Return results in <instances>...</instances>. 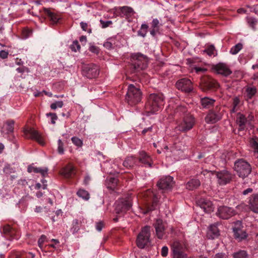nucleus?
Wrapping results in <instances>:
<instances>
[{"label": "nucleus", "instance_id": "nucleus-60", "mask_svg": "<svg viewBox=\"0 0 258 258\" xmlns=\"http://www.w3.org/2000/svg\"><path fill=\"white\" fill-rule=\"evenodd\" d=\"M55 245L56 244H55V243H54V244H49L45 245L44 247V250L43 251H44L45 252H47V250L49 247H53L54 248H56V247L55 246Z\"/></svg>", "mask_w": 258, "mask_h": 258}, {"label": "nucleus", "instance_id": "nucleus-40", "mask_svg": "<svg viewBox=\"0 0 258 258\" xmlns=\"http://www.w3.org/2000/svg\"><path fill=\"white\" fill-rule=\"evenodd\" d=\"M14 123L15 121L14 120H8L6 122L7 133H13L14 132Z\"/></svg>", "mask_w": 258, "mask_h": 258}, {"label": "nucleus", "instance_id": "nucleus-38", "mask_svg": "<svg viewBox=\"0 0 258 258\" xmlns=\"http://www.w3.org/2000/svg\"><path fill=\"white\" fill-rule=\"evenodd\" d=\"M246 21L249 27H250L253 30L255 31L256 30L255 26L257 23L256 19L252 17H247Z\"/></svg>", "mask_w": 258, "mask_h": 258}, {"label": "nucleus", "instance_id": "nucleus-28", "mask_svg": "<svg viewBox=\"0 0 258 258\" xmlns=\"http://www.w3.org/2000/svg\"><path fill=\"white\" fill-rule=\"evenodd\" d=\"M215 100L209 97H205L201 98V103L203 108H210L213 106L215 102Z\"/></svg>", "mask_w": 258, "mask_h": 258}, {"label": "nucleus", "instance_id": "nucleus-54", "mask_svg": "<svg viewBox=\"0 0 258 258\" xmlns=\"http://www.w3.org/2000/svg\"><path fill=\"white\" fill-rule=\"evenodd\" d=\"M168 253V248L166 246H164L162 249L161 251V254L162 256L166 257Z\"/></svg>", "mask_w": 258, "mask_h": 258}, {"label": "nucleus", "instance_id": "nucleus-48", "mask_svg": "<svg viewBox=\"0 0 258 258\" xmlns=\"http://www.w3.org/2000/svg\"><path fill=\"white\" fill-rule=\"evenodd\" d=\"M215 47L213 45L209 46L206 49L203 50L204 52L207 53L209 56H211L214 54L215 51Z\"/></svg>", "mask_w": 258, "mask_h": 258}, {"label": "nucleus", "instance_id": "nucleus-50", "mask_svg": "<svg viewBox=\"0 0 258 258\" xmlns=\"http://www.w3.org/2000/svg\"><path fill=\"white\" fill-rule=\"evenodd\" d=\"M57 142H58L57 151L59 154H63L64 153L63 143L60 139H59L58 140Z\"/></svg>", "mask_w": 258, "mask_h": 258}, {"label": "nucleus", "instance_id": "nucleus-52", "mask_svg": "<svg viewBox=\"0 0 258 258\" xmlns=\"http://www.w3.org/2000/svg\"><path fill=\"white\" fill-rule=\"evenodd\" d=\"M47 116H50L51 117V123L52 124H55V121L57 119V116L55 113H48L46 114Z\"/></svg>", "mask_w": 258, "mask_h": 258}, {"label": "nucleus", "instance_id": "nucleus-25", "mask_svg": "<svg viewBox=\"0 0 258 258\" xmlns=\"http://www.w3.org/2000/svg\"><path fill=\"white\" fill-rule=\"evenodd\" d=\"M147 194H149L151 196L152 205L151 206L148 207L147 210L144 212V214H147L148 212L155 210L158 202L157 197L152 191L149 190L147 191Z\"/></svg>", "mask_w": 258, "mask_h": 258}, {"label": "nucleus", "instance_id": "nucleus-47", "mask_svg": "<svg viewBox=\"0 0 258 258\" xmlns=\"http://www.w3.org/2000/svg\"><path fill=\"white\" fill-rule=\"evenodd\" d=\"M63 105V103L62 101H57L52 103L50 105V108L52 110H55L57 108H61Z\"/></svg>", "mask_w": 258, "mask_h": 258}, {"label": "nucleus", "instance_id": "nucleus-53", "mask_svg": "<svg viewBox=\"0 0 258 258\" xmlns=\"http://www.w3.org/2000/svg\"><path fill=\"white\" fill-rule=\"evenodd\" d=\"M89 50L95 54H98L99 52V49L97 46L94 45H91L89 47Z\"/></svg>", "mask_w": 258, "mask_h": 258}, {"label": "nucleus", "instance_id": "nucleus-33", "mask_svg": "<svg viewBox=\"0 0 258 258\" xmlns=\"http://www.w3.org/2000/svg\"><path fill=\"white\" fill-rule=\"evenodd\" d=\"M77 195L80 198H82L85 201H87L90 199V194L86 190L84 189H80L77 192Z\"/></svg>", "mask_w": 258, "mask_h": 258}, {"label": "nucleus", "instance_id": "nucleus-21", "mask_svg": "<svg viewBox=\"0 0 258 258\" xmlns=\"http://www.w3.org/2000/svg\"><path fill=\"white\" fill-rule=\"evenodd\" d=\"M221 118L220 114H218L213 110H210L205 117V121L208 123H214Z\"/></svg>", "mask_w": 258, "mask_h": 258}, {"label": "nucleus", "instance_id": "nucleus-31", "mask_svg": "<svg viewBox=\"0 0 258 258\" xmlns=\"http://www.w3.org/2000/svg\"><path fill=\"white\" fill-rule=\"evenodd\" d=\"M119 15L121 17H124V16L127 17L128 16H130L134 12L132 8L127 6L121 7L119 8Z\"/></svg>", "mask_w": 258, "mask_h": 258}, {"label": "nucleus", "instance_id": "nucleus-29", "mask_svg": "<svg viewBox=\"0 0 258 258\" xmlns=\"http://www.w3.org/2000/svg\"><path fill=\"white\" fill-rule=\"evenodd\" d=\"M251 210L254 213H258V194L254 195L249 200Z\"/></svg>", "mask_w": 258, "mask_h": 258}, {"label": "nucleus", "instance_id": "nucleus-14", "mask_svg": "<svg viewBox=\"0 0 258 258\" xmlns=\"http://www.w3.org/2000/svg\"><path fill=\"white\" fill-rule=\"evenodd\" d=\"M176 87L178 90L186 93H189L193 90L191 81L186 78L179 80L176 83Z\"/></svg>", "mask_w": 258, "mask_h": 258}, {"label": "nucleus", "instance_id": "nucleus-26", "mask_svg": "<svg viewBox=\"0 0 258 258\" xmlns=\"http://www.w3.org/2000/svg\"><path fill=\"white\" fill-rule=\"evenodd\" d=\"M137 162L138 159L134 156H131L127 157L125 159L122 164L124 167L129 168H132L135 165H137Z\"/></svg>", "mask_w": 258, "mask_h": 258}, {"label": "nucleus", "instance_id": "nucleus-6", "mask_svg": "<svg viewBox=\"0 0 258 258\" xmlns=\"http://www.w3.org/2000/svg\"><path fill=\"white\" fill-rule=\"evenodd\" d=\"M150 228L149 226H146L142 229L138 235L136 242L138 247L143 248L150 242Z\"/></svg>", "mask_w": 258, "mask_h": 258}, {"label": "nucleus", "instance_id": "nucleus-8", "mask_svg": "<svg viewBox=\"0 0 258 258\" xmlns=\"http://www.w3.org/2000/svg\"><path fill=\"white\" fill-rule=\"evenodd\" d=\"M132 206L131 198L120 199L116 202L115 212L117 214H123L128 211Z\"/></svg>", "mask_w": 258, "mask_h": 258}, {"label": "nucleus", "instance_id": "nucleus-27", "mask_svg": "<svg viewBox=\"0 0 258 258\" xmlns=\"http://www.w3.org/2000/svg\"><path fill=\"white\" fill-rule=\"evenodd\" d=\"M73 166L68 165L62 169L61 174L66 178H70L75 174Z\"/></svg>", "mask_w": 258, "mask_h": 258}, {"label": "nucleus", "instance_id": "nucleus-36", "mask_svg": "<svg viewBox=\"0 0 258 258\" xmlns=\"http://www.w3.org/2000/svg\"><path fill=\"white\" fill-rule=\"evenodd\" d=\"M233 258H249V255L246 251L240 250L233 254Z\"/></svg>", "mask_w": 258, "mask_h": 258}, {"label": "nucleus", "instance_id": "nucleus-9", "mask_svg": "<svg viewBox=\"0 0 258 258\" xmlns=\"http://www.w3.org/2000/svg\"><path fill=\"white\" fill-rule=\"evenodd\" d=\"M173 258H187L185 248L178 241H174L171 246Z\"/></svg>", "mask_w": 258, "mask_h": 258}, {"label": "nucleus", "instance_id": "nucleus-56", "mask_svg": "<svg viewBox=\"0 0 258 258\" xmlns=\"http://www.w3.org/2000/svg\"><path fill=\"white\" fill-rule=\"evenodd\" d=\"M103 46L108 49H111L113 48V44L111 42L109 41V39L104 42Z\"/></svg>", "mask_w": 258, "mask_h": 258}, {"label": "nucleus", "instance_id": "nucleus-1", "mask_svg": "<svg viewBox=\"0 0 258 258\" xmlns=\"http://www.w3.org/2000/svg\"><path fill=\"white\" fill-rule=\"evenodd\" d=\"M164 103V97L161 93L151 94L149 97L146 108L148 115L155 113L158 111Z\"/></svg>", "mask_w": 258, "mask_h": 258}, {"label": "nucleus", "instance_id": "nucleus-43", "mask_svg": "<svg viewBox=\"0 0 258 258\" xmlns=\"http://www.w3.org/2000/svg\"><path fill=\"white\" fill-rule=\"evenodd\" d=\"M33 172L34 173H40L43 177L47 175L48 173V168H40L35 167V169L33 170Z\"/></svg>", "mask_w": 258, "mask_h": 258}, {"label": "nucleus", "instance_id": "nucleus-13", "mask_svg": "<svg viewBox=\"0 0 258 258\" xmlns=\"http://www.w3.org/2000/svg\"><path fill=\"white\" fill-rule=\"evenodd\" d=\"M215 174L218 178V182L220 185H225L229 183L233 177L232 174L226 170L215 172Z\"/></svg>", "mask_w": 258, "mask_h": 258}, {"label": "nucleus", "instance_id": "nucleus-61", "mask_svg": "<svg viewBox=\"0 0 258 258\" xmlns=\"http://www.w3.org/2000/svg\"><path fill=\"white\" fill-rule=\"evenodd\" d=\"M8 52L5 51V50H1L0 51V57L3 58L5 59L8 57Z\"/></svg>", "mask_w": 258, "mask_h": 258}, {"label": "nucleus", "instance_id": "nucleus-44", "mask_svg": "<svg viewBox=\"0 0 258 258\" xmlns=\"http://www.w3.org/2000/svg\"><path fill=\"white\" fill-rule=\"evenodd\" d=\"M47 237L44 235H42L38 240V244L40 249L43 251L44 247L43 244L44 242L46 241Z\"/></svg>", "mask_w": 258, "mask_h": 258}, {"label": "nucleus", "instance_id": "nucleus-39", "mask_svg": "<svg viewBox=\"0 0 258 258\" xmlns=\"http://www.w3.org/2000/svg\"><path fill=\"white\" fill-rule=\"evenodd\" d=\"M255 87H248L246 89V96L248 99H251L256 93Z\"/></svg>", "mask_w": 258, "mask_h": 258}, {"label": "nucleus", "instance_id": "nucleus-22", "mask_svg": "<svg viewBox=\"0 0 258 258\" xmlns=\"http://www.w3.org/2000/svg\"><path fill=\"white\" fill-rule=\"evenodd\" d=\"M162 24L157 19H154L151 23V30L150 33L151 35L155 37L158 33H160V28L162 26Z\"/></svg>", "mask_w": 258, "mask_h": 258}, {"label": "nucleus", "instance_id": "nucleus-5", "mask_svg": "<svg viewBox=\"0 0 258 258\" xmlns=\"http://www.w3.org/2000/svg\"><path fill=\"white\" fill-rule=\"evenodd\" d=\"M200 88L205 92H210L216 91L219 87V83L214 79L210 77H205L201 79Z\"/></svg>", "mask_w": 258, "mask_h": 258}, {"label": "nucleus", "instance_id": "nucleus-15", "mask_svg": "<svg viewBox=\"0 0 258 258\" xmlns=\"http://www.w3.org/2000/svg\"><path fill=\"white\" fill-rule=\"evenodd\" d=\"M1 232L10 240L13 239H17L19 237L17 230L11 227L9 225H6L2 227L1 228Z\"/></svg>", "mask_w": 258, "mask_h": 258}, {"label": "nucleus", "instance_id": "nucleus-12", "mask_svg": "<svg viewBox=\"0 0 258 258\" xmlns=\"http://www.w3.org/2000/svg\"><path fill=\"white\" fill-rule=\"evenodd\" d=\"M235 214L233 209L225 206L219 207L216 212V215L222 219H228L234 216Z\"/></svg>", "mask_w": 258, "mask_h": 258}, {"label": "nucleus", "instance_id": "nucleus-34", "mask_svg": "<svg viewBox=\"0 0 258 258\" xmlns=\"http://www.w3.org/2000/svg\"><path fill=\"white\" fill-rule=\"evenodd\" d=\"M149 26L146 24H143L140 29L138 31L137 34L138 36H142V37H145L148 32Z\"/></svg>", "mask_w": 258, "mask_h": 258}, {"label": "nucleus", "instance_id": "nucleus-42", "mask_svg": "<svg viewBox=\"0 0 258 258\" xmlns=\"http://www.w3.org/2000/svg\"><path fill=\"white\" fill-rule=\"evenodd\" d=\"M118 179L115 177H110L109 179V183L107 186L108 188L113 189L117 185Z\"/></svg>", "mask_w": 258, "mask_h": 258}, {"label": "nucleus", "instance_id": "nucleus-23", "mask_svg": "<svg viewBox=\"0 0 258 258\" xmlns=\"http://www.w3.org/2000/svg\"><path fill=\"white\" fill-rule=\"evenodd\" d=\"M139 160L146 166L150 167L152 166V162L150 157L144 151L140 152Z\"/></svg>", "mask_w": 258, "mask_h": 258}, {"label": "nucleus", "instance_id": "nucleus-19", "mask_svg": "<svg viewBox=\"0 0 258 258\" xmlns=\"http://www.w3.org/2000/svg\"><path fill=\"white\" fill-rule=\"evenodd\" d=\"M26 135H30V138L36 141L39 144L41 145H44V142L41 134L36 130L33 128L26 129L24 131Z\"/></svg>", "mask_w": 258, "mask_h": 258}, {"label": "nucleus", "instance_id": "nucleus-55", "mask_svg": "<svg viewBox=\"0 0 258 258\" xmlns=\"http://www.w3.org/2000/svg\"><path fill=\"white\" fill-rule=\"evenodd\" d=\"M104 227V223L102 221L97 222L96 224V229L98 231H101Z\"/></svg>", "mask_w": 258, "mask_h": 258}, {"label": "nucleus", "instance_id": "nucleus-16", "mask_svg": "<svg viewBox=\"0 0 258 258\" xmlns=\"http://www.w3.org/2000/svg\"><path fill=\"white\" fill-rule=\"evenodd\" d=\"M153 226L155 229L156 235L158 238L160 239L164 238L166 234V224L161 219H158L154 223Z\"/></svg>", "mask_w": 258, "mask_h": 258}, {"label": "nucleus", "instance_id": "nucleus-3", "mask_svg": "<svg viewBox=\"0 0 258 258\" xmlns=\"http://www.w3.org/2000/svg\"><path fill=\"white\" fill-rule=\"evenodd\" d=\"M142 93L140 89L133 84H130L127 87L125 100L130 105H134L141 101Z\"/></svg>", "mask_w": 258, "mask_h": 258}, {"label": "nucleus", "instance_id": "nucleus-64", "mask_svg": "<svg viewBox=\"0 0 258 258\" xmlns=\"http://www.w3.org/2000/svg\"><path fill=\"white\" fill-rule=\"evenodd\" d=\"M9 258H22L19 253L16 252L12 253Z\"/></svg>", "mask_w": 258, "mask_h": 258}, {"label": "nucleus", "instance_id": "nucleus-30", "mask_svg": "<svg viewBox=\"0 0 258 258\" xmlns=\"http://www.w3.org/2000/svg\"><path fill=\"white\" fill-rule=\"evenodd\" d=\"M201 185V182L198 179H191L186 184V188L190 190L197 188Z\"/></svg>", "mask_w": 258, "mask_h": 258}, {"label": "nucleus", "instance_id": "nucleus-58", "mask_svg": "<svg viewBox=\"0 0 258 258\" xmlns=\"http://www.w3.org/2000/svg\"><path fill=\"white\" fill-rule=\"evenodd\" d=\"M91 178L89 174L86 175L84 179V184L86 185H88L90 181Z\"/></svg>", "mask_w": 258, "mask_h": 258}, {"label": "nucleus", "instance_id": "nucleus-51", "mask_svg": "<svg viewBox=\"0 0 258 258\" xmlns=\"http://www.w3.org/2000/svg\"><path fill=\"white\" fill-rule=\"evenodd\" d=\"M100 23L101 25V28H106L112 24V22L110 20L103 21L101 19L100 20Z\"/></svg>", "mask_w": 258, "mask_h": 258}, {"label": "nucleus", "instance_id": "nucleus-35", "mask_svg": "<svg viewBox=\"0 0 258 258\" xmlns=\"http://www.w3.org/2000/svg\"><path fill=\"white\" fill-rule=\"evenodd\" d=\"M209 233L213 234L212 238L219 235V230L217 227V224L211 225L209 229Z\"/></svg>", "mask_w": 258, "mask_h": 258}, {"label": "nucleus", "instance_id": "nucleus-11", "mask_svg": "<svg viewBox=\"0 0 258 258\" xmlns=\"http://www.w3.org/2000/svg\"><path fill=\"white\" fill-rule=\"evenodd\" d=\"M83 75L89 79L97 77L99 75L98 67L95 64L84 65L82 68Z\"/></svg>", "mask_w": 258, "mask_h": 258}, {"label": "nucleus", "instance_id": "nucleus-10", "mask_svg": "<svg viewBox=\"0 0 258 258\" xmlns=\"http://www.w3.org/2000/svg\"><path fill=\"white\" fill-rule=\"evenodd\" d=\"M234 236L235 239L239 241H241L245 239L247 234L242 226V222L240 221H237L234 223V226L232 228Z\"/></svg>", "mask_w": 258, "mask_h": 258}, {"label": "nucleus", "instance_id": "nucleus-17", "mask_svg": "<svg viewBox=\"0 0 258 258\" xmlns=\"http://www.w3.org/2000/svg\"><path fill=\"white\" fill-rule=\"evenodd\" d=\"M173 178L168 176L161 178L157 182V186L161 189H170L173 185Z\"/></svg>", "mask_w": 258, "mask_h": 258}, {"label": "nucleus", "instance_id": "nucleus-62", "mask_svg": "<svg viewBox=\"0 0 258 258\" xmlns=\"http://www.w3.org/2000/svg\"><path fill=\"white\" fill-rule=\"evenodd\" d=\"M214 258H228L227 255L225 253H218L215 254Z\"/></svg>", "mask_w": 258, "mask_h": 258}, {"label": "nucleus", "instance_id": "nucleus-59", "mask_svg": "<svg viewBox=\"0 0 258 258\" xmlns=\"http://www.w3.org/2000/svg\"><path fill=\"white\" fill-rule=\"evenodd\" d=\"M240 102V100L238 97H235L233 99V106H234V108H236L237 106L239 104Z\"/></svg>", "mask_w": 258, "mask_h": 258}, {"label": "nucleus", "instance_id": "nucleus-41", "mask_svg": "<svg viewBox=\"0 0 258 258\" xmlns=\"http://www.w3.org/2000/svg\"><path fill=\"white\" fill-rule=\"evenodd\" d=\"M242 44L239 43L231 48L230 52L232 54H236L242 48Z\"/></svg>", "mask_w": 258, "mask_h": 258}, {"label": "nucleus", "instance_id": "nucleus-32", "mask_svg": "<svg viewBox=\"0 0 258 258\" xmlns=\"http://www.w3.org/2000/svg\"><path fill=\"white\" fill-rule=\"evenodd\" d=\"M246 121L247 119L244 115L241 114H238V116L236 120V122L240 127L239 130H244Z\"/></svg>", "mask_w": 258, "mask_h": 258}, {"label": "nucleus", "instance_id": "nucleus-7", "mask_svg": "<svg viewBox=\"0 0 258 258\" xmlns=\"http://www.w3.org/2000/svg\"><path fill=\"white\" fill-rule=\"evenodd\" d=\"M195 124V118L189 114L184 115L182 119L179 121L177 126L178 131L186 132L190 130Z\"/></svg>", "mask_w": 258, "mask_h": 258}, {"label": "nucleus", "instance_id": "nucleus-4", "mask_svg": "<svg viewBox=\"0 0 258 258\" xmlns=\"http://www.w3.org/2000/svg\"><path fill=\"white\" fill-rule=\"evenodd\" d=\"M234 169L238 176L242 178L247 177L251 172V165L243 159L235 161Z\"/></svg>", "mask_w": 258, "mask_h": 258}, {"label": "nucleus", "instance_id": "nucleus-2", "mask_svg": "<svg viewBox=\"0 0 258 258\" xmlns=\"http://www.w3.org/2000/svg\"><path fill=\"white\" fill-rule=\"evenodd\" d=\"M148 64V57L141 53H135L132 55V67L134 72L145 70Z\"/></svg>", "mask_w": 258, "mask_h": 258}, {"label": "nucleus", "instance_id": "nucleus-46", "mask_svg": "<svg viewBox=\"0 0 258 258\" xmlns=\"http://www.w3.org/2000/svg\"><path fill=\"white\" fill-rule=\"evenodd\" d=\"M187 112V108L184 106H178L176 109V113H178L179 115H184Z\"/></svg>", "mask_w": 258, "mask_h": 258}, {"label": "nucleus", "instance_id": "nucleus-45", "mask_svg": "<svg viewBox=\"0 0 258 258\" xmlns=\"http://www.w3.org/2000/svg\"><path fill=\"white\" fill-rule=\"evenodd\" d=\"M70 48L73 51L76 52L79 51L81 49V46L79 44L77 40L74 41L73 44L70 45Z\"/></svg>", "mask_w": 258, "mask_h": 258}, {"label": "nucleus", "instance_id": "nucleus-20", "mask_svg": "<svg viewBox=\"0 0 258 258\" xmlns=\"http://www.w3.org/2000/svg\"><path fill=\"white\" fill-rule=\"evenodd\" d=\"M214 69L218 74L222 75L223 76L227 77L232 73V71L229 68L228 66L224 63L220 62L214 67Z\"/></svg>", "mask_w": 258, "mask_h": 258}, {"label": "nucleus", "instance_id": "nucleus-18", "mask_svg": "<svg viewBox=\"0 0 258 258\" xmlns=\"http://www.w3.org/2000/svg\"><path fill=\"white\" fill-rule=\"evenodd\" d=\"M198 205L202 209L205 213H211L213 211V205L211 201L207 199L202 198L200 199L197 202Z\"/></svg>", "mask_w": 258, "mask_h": 258}, {"label": "nucleus", "instance_id": "nucleus-49", "mask_svg": "<svg viewBox=\"0 0 258 258\" xmlns=\"http://www.w3.org/2000/svg\"><path fill=\"white\" fill-rule=\"evenodd\" d=\"M71 140L72 142L78 147H81L83 145L82 141L76 137H72Z\"/></svg>", "mask_w": 258, "mask_h": 258}, {"label": "nucleus", "instance_id": "nucleus-24", "mask_svg": "<svg viewBox=\"0 0 258 258\" xmlns=\"http://www.w3.org/2000/svg\"><path fill=\"white\" fill-rule=\"evenodd\" d=\"M44 14L48 17L50 21L52 24H56L58 22L60 18L54 13L51 12L49 9H43Z\"/></svg>", "mask_w": 258, "mask_h": 258}, {"label": "nucleus", "instance_id": "nucleus-37", "mask_svg": "<svg viewBox=\"0 0 258 258\" xmlns=\"http://www.w3.org/2000/svg\"><path fill=\"white\" fill-rule=\"evenodd\" d=\"M81 221H79L78 219H75L73 221V226L71 228V230L73 232V233H77L79 230L80 229L81 225Z\"/></svg>", "mask_w": 258, "mask_h": 258}, {"label": "nucleus", "instance_id": "nucleus-63", "mask_svg": "<svg viewBox=\"0 0 258 258\" xmlns=\"http://www.w3.org/2000/svg\"><path fill=\"white\" fill-rule=\"evenodd\" d=\"M80 26L81 28L83 29V31H87V27H88V24L83 22H82L80 23Z\"/></svg>", "mask_w": 258, "mask_h": 258}, {"label": "nucleus", "instance_id": "nucleus-57", "mask_svg": "<svg viewBox=\"0 0 258 258\" xmlns=\"http://www.w3.org/2000/svg\"><path fill=\"white\" fill-rule=\"evenodd\" d=\"M153 130L152 126H149L148 127H145L143 128V131H142V134L143 135H145L146 134L149 133V132H152Z\"/></svg>", "mask_w": 258, "mask_h": 258}]
</instances>
